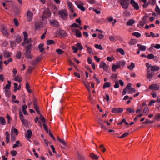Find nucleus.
<instances>
[{"instance_id":"c756f323","label":"nucleus","mask_w":160,"mask_h":160,"mask_svg":"<svg viewBox=\"0 0 160 160\" xmlns=\"http://www.w3.org/2000/svg\"><path fill=\"white\" fill-rule=\"evenodd\" d=\"M14 80L16 81H18L19 82H21L22 81V78L18 76L17 75V76H15L14 77Z\"/></svg>"},{"instance_id":"4d7b16f0","label":"nucleus","mask_w":160,"mask_h":160,"mask_svg":"<svg viewBox=\"0 0 160 160\" xmlns=\"http://www.w3.org/2000/svg\"><path fill=\"white\" fill-rule=\"evenodd\" d=\"M148 2L149 4L153 5L156 3V0H148Z\"/></svg>"},{"instance_id":"58836bf2","label":"nucleus","mask_w":160,"mask_h":160,"mask_svg":"<svg viewBox=\"0 0 160 160\" xmlns=\"http://www.w3.org/2000/svg\"><path fill=\"white\" fill-rule=\"evenodd\" d=\"M16 58L18 59H19L21 57V53L19 51L17 52V54L16 56Z\"/></svg>"},{"instance_id":"5701e85b","label":"nucleus","mask_w":160,"mask_h":160,"mask_svg":"<svg viewBox=\"0 0 160 160\" xmlns=\"http://www.w3.org/2000/svg\"><path fill=\"white\" fill-rule=\"evenodd\" d=\"M4 56L5 58H7L10 56L11 53L9 52L8 51L5 50L3 51Z\"/></svg>"},{"instance_id":"f03ea898","label":"nucleus","mask_w":160,"mask_h":160,"mask_svg":"<svg viewBox=\"0 0 160 160\" xmlns=\"http://www.w3.org/2000/svg\"><path fill=\"white\" fill-rule=\"evenodd\" d=\"M23 35L24 36V42L22 44V46H24L25 44H31V42L32 41V40L31 38L28 39V34L27 32L26 31H24L23 32Z\"/></svg>"},{"instance_id":"37998d69","label":"nucleus","mask_w":160,"mask_h":160,"mask_svg":"<svg viewBox=\"0 0 160 160\" xmlns=\"http://www.w3.org/2000/svg\"><path fill=\"white\" fill-rule=\"evenodd\" d=\"M5 93L6 97H9L11 95V92L10 90L6 89L5 90Z\"/></svg>"},{"instance_id":"cd10ccee","label":"nucleus","mask_w":160,"mask_h":160,"mask_svg":"<svg viewBox=\"0 0 160 160\" xmlns=\"http://www.w3.org/2000/svg\"><path fill=\"white\" fill-rule=\"evenodd\" d=\"M135 21L133 19L129 20L127 22V24L128 26H131L135 23Z\"/></svg>"},{"instance_id":"052dcab7","label":"nucleus","mask_w":160,"mask_h":160,"mask_svg":"<svg viewBox=\"0 0 160 160\" xmlns=\"http://www.w3.org/2000/svg\"><path fill=\"white\" fill-rule=\"evenodd\" d=\"M85 47H86L87 49V51L89 52V53L91 54L92 52V49L91 48L88 47V45H85Z\"/></svg>"},{"instance_id":"a18cd8bd","label":"nucleus","mask_w":160,"mask_h":160,"mask_svg":"<svg viewBox=\"0 0 160 160\" xmlns=\"http://www.w3.org/2000/svg\"><path fill=\"white\" fill-rule=\"evenodd\" d=\"M154 119L155 120H160V114L157 113L155 116Z\"/></svg>"},{"instance_id":"8fccbe9b","label":"nucleus","mask_w":160,"mask_h":160,"mask_svg":"<svg viewBox=\"0 0 160 160\" xmlns=\"http://www.w3.org/2000/svg\"><path fill=\"white\" fill-rule=\"evenodd\" d=\"M19 115L21 121L24 119L21 110L19 111Z\"/></svg>"},{"instance_id":"2f4dec72","label":"nucleus","mask_w":160,"mask_h":160,"mask_svg":"<svg viewBox=\"0 0 160 160\" xmlns=\"http://www.w3.org/2000/svg\"><path fill=\"white\" fill-rule=\"evenodd\" d=\"M120 68V65H116L113 64L112 66V69L114 72L116 71L117 69L119 68Z\"/></svg>"},{"instance_id":"a19ab883","label":"nucleus","mask_w":160,"mask_h":160,"mask_svg":"<svg viewBox=\"0 0 160 160\" xmlns=\"http://www.w3.org/2000/svg\"><path fill=\"white\" fill-rule=\"evenodd\" d=\"M78 158L80 160H84L85 159V158L83 156L81 155L78 152L77 153Z\"/></svg>"},{"instance_id":"6ab92c4d","label":"nucleus","mask_w":160,"mask_h":160,"mask_svg":"<svg viewBox=\"0 0 160 160\" xmlns=\"http://www.w3.org/2000/svg\"><path fill=\"white\" fill-rule=\"evenodd\" d=\"M50 23L51 25L55 27H58L59 25L57 21L54 19L51 21Z\"/></svg>"},{"instance_id":"79ce46f5","label":"nucleus","mask_w":160,"mask_h":160,"mask_svg":"<svg viewBox=\"0 0 160 160\" xmlns=\"http://www.w3.org/2000/svg\"><path fill=\"white\" fill-rule=\"evenodd\" d=\"M59 35L61 36H65L66 34L65 32L63 30H61L59 32Z\"/></svg>"},{"instance_id":"dca6fc26","label":"nucleus","mask_w":160,"mask_h":160,"mask_svg":"<svg viewBox=\"0 0 160 160\" xmlns=\"http://www.w3.org/2000/svg\"><path fill=\"white\" fill-rule=\"evenodd\" d=\"M41 59V58L39 57H38L37 58L32 61L31 62L30 64L32 65L35 66L38 64V62L40 61Z\"/></svg>"},{"instance_id":"9d476101","label":"nucleus","mask_w":160,"mask_h":160,"mask_svg":"<svg viewBox=\"0 0 160 160\" xmlns=\"http://www.w3.org/2000/svg\"><path fill=\"white\" fill-rule=\"evenodd\" d=\"M123 111V109L121 108H113L112 109V113H122Z\"/></svg>"},{"instance_id":"423d86ee","label":"nucleus","mask_w":160,"mask_h":160,"mask_svg":"<svg viewBox=\"0 0 160 160\" xmlns=\"http://www.w3.org/2000/svg\"><path fill=\"white\" fill-rule=\"evenodd\" d=\"M75 3L78 7V8L82 11H84L85 10V8L83 6L84 4L81 2L76 1L75 2Z\"/></svg>"},{"instance_id":"ddd939ff","label":"nucleus","mask_w":160,"mask_h":160,"mask_svg":"<svg viewBox=\"0 0 160 160\" xmlns=\"http://www.w3.org/2000/svg\"><path fill=\"white\" fill-rule=\"evenodd\" d=\"M130 3L134 8L136 10H138L139 9V5L138 3L135 2L134 0H131Z\"/></svg>"},{"instance_id":"0e129e2a","label":"nucleus","mask_w":160,"mask_h":160,"mask_svg":"<svg viewBox=\"0 0 160 160\" xmlns=\"http://www.w3.org/2000/svg\"><path fill=\"white\" fill-rule=\"evenodd\" d=\"M21 121L22 124L25 126H27L28 125V122L27 120L24 119L21 120Z\"/></svg>"},{"instance_id":"20e7f679","label":"nucleus","mask_w":160,"mask_h":160,"mask_svg":"<svg viewBox=\"0 0 160 160\" xmlns=\"http://www.w3.org/2000/svg\"><path fill=\"white\" fill-rule=\"evenodd\" d=\"M119 1L123 8L127 9L128 8L129 0H119Z\"/></svg>"},{"instance_id":"680f3d73","label":"nucleus","mask_w":160,"mask_h":160,"mask_svg":"<svg viewBox=\"0 0 160 160\" xmlns=\"http://www.w3.org/2000/svg\"><path fill=\"white\" fill-rule=\"evenodd\" d=\"M143 113H146L147 114H148L149 112V109L148 108L147 106H146L144 109L143 111Z\"/></svg>"},{"instance_id":"338daca9","label":"nucleus","mask_w":160,"mask_h":160,"mask_svg":"<svg viewBox=\"0 0 160 160\" xmlns=\"http://www.w3.org/2000/svg\"><path fill=\"white\" fill-rule=\"evenodd\" d=\"M10 44H11V47L12 48L15 47L16 45V44L14 41H11L10 42Z\"/></svg>"},{"instance_id":"de8ad7c7","label":"nucleus","mask_w":160,"mask_h":160,"mask_svg":"<svg viewBox=\"0 0 160 160\" xmlns=\"http://www.w3.org/2000/svg\"><path fill=\"white\" fill-rule=\"evenodd\" d=\"M117 51L118 52H119L122 55H124L125 54L124 51L122 48L117 49Z\"/></svg>"},{"instance_id":"c03bdc74","label":"nucleus","mask_w":160,"mask_h":160,"mask_svg":"<svg viewBox=\"0 0 160 160\" xmlns=\"http://www.w3.org/2000/svg\"><path fill=\"white\" fill-rule=\"evenodd\" d=\"M76 46L78 49L80 50H82L83 48V47L81 45V44L79 43H77L76 44Z\"/></svg>"},{"instance_id":"5fc2aeb1","label":"nucleus","mask_w":160,"mask_h":160,"mask_svg":"<svg viewBox=\"0 0 160 160\" xmlns=\"http://www.w3.org/2000/svg\"><path fill=\"white\" fill-rule=\"evenodd\" d=\"M136 43V41L135 39H132L129 42V44L131 45H133L135 44Z\"/></svg>"},{"instance_id":"aec40b11","label":"nucleus","mask_w":160,"mask_h":160,"mask_svg":"<svg viewBox=\"0 0 160 160\" xmlns=\"http://www.w3.org/2000/svg\"><path fill=\"white\" fill-rule=\"evenodd\" d=\"M15 42L18 43H20L22 41V38L19 35H17L14 36Z\"/></svg>"},{"instance_id":"7ed1b4c3","label":"nucleus","mask_w":160,"mask_h":160,"mask_svg":"<svg viewBox=\"0 0 160 160\" xmlns=\"http://www.w3.org/2000/svg\"><path fill=\"white\" fill-rule=\"evenodd\" d=\"M51 16V13L49 8H48L45 9L43 12L41 18L42 20H44L48 17H49Z\"/></svg>"},{"instance_id":"ea45409f","label":"nucleus","mask_w":160,"mask_h":160,"mask_svg":"<svg viewBox=\"0 0 160 160\" xmlns=\"http://www.w3.org/2000/svg\"><path fill=\"white\" fill-rule=\"evenodd\" d=\"M55 43L54 41L52 40H48L47 41V44L48 45L54 44Z\"/></svg>"},{"instance_id":"f704fd0d","label":"nucleus","mask_w":160,"mask_h":160,"mask_svg":"<svg viewBox=\"0 0 160 160\" xmlns=\"http://www.w3.org/2000/svg\"><path fill=\"white\" fill-rule=\"evenodd\" d=\"M8 84H7L6 86L4 87L3 88L4 89H9L10 88L11 84V82L10 81H8Z\"/></svg>"},{"instance_id":"6e6552de","label":"nucleus","mask_w":160,"mask_h":160,"mask_svg":"<svg viewBox=\"0 0 160 160\" xmlns=\"http://www.w3.org/2000/svg\"><path fill=\"white\" fill-rule=\"evenodd\" d=\"M154 72L148 68L147 73L146 75L147 78L148 79H151L154 76Z\"/></svg>"},{"instance_id":"3c124183","label":"nucleus","mask_w":160,"mask_h":160,"mask_svg":"<svg viewBox=\"0 0 160 160\" xmlns=\"http://www.w3.org/2000/svg\"><path fill=\"white\" fill-rule=\"evenodd\" d=\"M1 31L3 34L7 35L8 34L7 30L4 27L2 28V29L1 30Z\"/></svg>"},{"instance_id":"412c9836","label":"nucleus","mask_w":160,"mask_h":160,"mask_svg":"<svg viewBox=\"0 0 160 160\" xmlns=\"http://www.w3.org/2000/svg\"><path fill=\"white\" fill-rule=\"evenodd\" d=\"M147 58L148 59H152L155 58V60L157 61L158 60V58L157 57H155L152 54H149L147 56Z\"/></svg>"},{"instance_id":"09e8293b","label":"nucleus","mask_w":160,"mask_h":160,"mask_svg":"<svg viewBox=\"0 0 160 160\" xmlns=\"http://www.w3.org/2000/svg\"><path fill=\"white\" fill-rule=\"evenodd\" d=\"M155 11L157 14L159 15H160V9L158 6L156 5L155 9Z\"/></svg>"},{"instance_id":"f257e3e1","label":"nucleus","mask_w":160,"mask_h":160,"mask_svg":"<svg viewBox=\"0 0 160 160\" xmlns=\"http://www.w3.org/2000/svg\"><path fill=\"white\" fill-rule=\"evenodd\" d=\"M32 48V44H28L26 48V51L24 54L25 56L28 59H32V55L31 54V50Z\"/></svg>"},{"instance_id":"c85d7f7f","label":"nucleus","mask_w":160,"mask_h":160,"mask_svg":"<svg viewBox=\"0 0 160 160\" xmlns=\"http://www.w3.org/2000/svg\"><path fill=\"white\" fill-rule=\"evenodd\" d=\"M75 35L78 38H80L82 36V34L79 30L78 29L75 30Z\"/></svg>"},{"instance_id":"72a5a7b5","label":"nucleus","mask_w":160,"mask_h":160,"mask_svg":"<svg viewBox=\"0 0 160 160\" xmlns=\"http://www.w3.org/2000/svg\"><path fill=\"white\" fill-rule=\"evenodd\" d=\"M0 123L2 125H4L6 123L5 118L2 117H0Z\"/></svg>"},{"instance_id":"49530a36","label":"nucleus","mask_w":160,"mask_h":160,"mask_svg":"<svg viewBox=\"0 0 160 160\" xmlns=\"http://www.w3.org/2000/svg\"><path fill=\"white\" fill-rule=\"evenodd\" d=\"M56 52H57L58 54V55H61L63 53H64V51H62L60 49H57L56 50Z\"/></svg>"},{"instance_id":"b1692460","label":"nucleus","mask_w":160,"mask_h":160,"mask_svg":"<svg viewBox=\"0 0 160 160\" xmlns=\"http://www.w3.org/2000/svg\"><path fill=\"white\" fill-rule=\"evenodd\" d=\"M57 139L64 146L66 147L67 143L64 140L59 138V137H57Z\"/></svg>"},{"instance_id":"603ef678","label":"nucleus","mask_w":160,"mask_h":160,"mask_svg":"<svg viewBox=\"0 0 160 160\" xmlns=\"http://www.w3.org/2000/svg\"><path fill=\"white\" fill-rule=\"evenodd\" d=\"M11 132L13 133L14 132L16 134V135H17L18 134V130L16 128H14L12 127L11 129Z\"/></svg>"},{"instance_id":"774afa93","label":"nucleus","mask_w":160,"mask_h":160,"mask_svg":"<svg viewBox=\"0 0 160 160\" xmlns=\"http://www.w3.org/2000/svg\"><path fill=\"white\" fill-rule=\"evenodd\" d=\"M128 134L129 133L127 132L123 134L121 137H118V138H123L127 136Z\"/></svg>"},{"instance_id":"a211bd4d","label":"nucleus","mask_w":160,"mask_h":160,"mask_svg":"<svg viewBox=\"0 0 160 160\" xmlns=\"http://www.w3.org/2000/svg\"><path fill=\"white\" fill-rule=\"evenodd\" d=\"M27 133L25 134L26 138L28 139H30L31 137L32 132L30 129H28L27 130Z\"/></svg>"},{"instance_id":"f8f14e48","label":"nucleus","mask_w":160,"mask_h":160,"mask_svg":"<svg viewBox=\"0 0 160 160\" xmlns=\"http://www.w3.org/2000/svg\"><path fill=\"white\" fill-rule=\"evenodd\" d=\"M131 84L130 83H128L127 86L124 88L122 91V95H124L126 94L127 90H128L131 88Z\"/></svg>"},{"instance_id":"bb28decb","label":"nucleus","mask_w":160,"mask_h":160,"mask_svg":"<svg viewBox=\"0 0 160 160\" xmlns=\"http://www.w3.org/2000/svg\"><path fill=\"white\" fill-rule=\"evenodd\" d=\"M5 135L6 136V142L7 143H8L9 142L10 135L8 132L7 131L5 132Z\"/></svg>"},{"instance_id":"4468645a","label":"nucleus","mask_w":160,"mask_h":160,"mask_svg":"<svg viewBox=\"0 0 160 160\" xmlns=\"http://www.w3.org/2000/svg\"><path fill=\"white\" fill-rule=\"evenodd\" d=\"M149 89L153 90H157L159 89V87L156 84H153L149 86Z\"/></svg>"},{"instance_id":"c9c22d12","label":"nucleus","mask_w":160,"mask_h":160,"mask_svg":"<svg viewBox=\"0 0 160 160\" xmlns=\"http://www.w3.org/2000/svg\"><path fill=\"white\" fill-rule=\"evenodd\" d=\"M134 67L135 64L133 62H132L130 65L127 67V68L131 70H132Z\"/></svg>"},{"instance_id":"1a4fd4ad","label":"nucleus","mask_w":160,"mask_h":160,"mask_svg":"<svg viewBox=\"0 0 160 160\" xmlns=\"http://www.w3.org/2000/svg\"><path fill=\"white\" fill-rule=\"evenodd\" d=\"M33 15V13L30 10H28V11L27 18L28 21L29 22H31L32 20V19Z\"/></svg>"},{"instance_id":"a878e982","label":"nucleus","mask_w":160,"mask_h":160,"mask_svg":"<svg viewBox=\"0 0 160 160\" xmlns=\"http://www.w3.org/2000/svg\"><path fill=\"white\" fill-rule=\"evenodd\" d=\"M22 110L24 114L25 115H26L27 114H28V113L26 109L27 108V107L26 105H22Z\"/></svg>"},{"instance_id":"4be33fe9","label":"nucleus","mask_w":160,"mask_h":160,"mask_svg":"<svg viewBox=\"0 0 160 160\" xmlns=\"http://www.w3.org/2000/svg\"><path fill=\"white\" fill-rule=\"evenodd\" d=\"M126 110L128 112H126L125 113L127 114H129L130 113H132L135 112V110L133 108H128L126 109Z\"/></svg>"},{"instance_id":"393cba45","label":"nucleus","mask_w":160,"mask_h":160,"mask_svg":"<svg viewBox=\"0 0 160 160\" xmlns=\"http://www.w3.org/2000/svg\"><path fill=\"white\" fill-rule=\"evenodd\" d=\"M137 46L138 47V49L140 50L145 51L146 49V47L145 46L138 44Z\"/></svg>"},{"instance_id":"7c9ffc66","label":"nucleus","mask_w":160,"mask_h":160,"mask_svg":"<svg viewBox=\"0 0 160 160\" xmlns=\"http://www.w3.org/2000/svg\"><path fill=\"white\" fill-rule=\"evenodd\" d=\"M43 44L41 43L38 46V48L40 52H42L44 50L43 48Z\"/></svg>"},{"instance_id":"13d9d810","label":"nucleus","mask_w":160,"mask_h":160,"mask_svg":"<svg viewBox=\"0 0 160 160\" xmlns=\"http://www.w3.org/2000/svg\"><path fill=\"white\" fill-rule=\"evenodd\" d=\"M133 36H135L137 38H139L141 36V34L139 32H135L132 33Z\"/></svg>"},{"instance_id":"0eeeda50","label":"nucleus","mask_w":160,"mask_h":160,"mask_svg":"<svg viewBox=\"0 0 160 160\" xmlns=\"http://www.w3.org/2000/svg\"><path fill=\"white\" fill-rule=\"evenodd\" d=\"M34 26L36 30H38L43 27V22L39 21H36L34 22Z\"/></svg>"},{"instance_id":"4c0bfd02","label":"nucleus","mask_w":160,"mask_h":160,"mask_svg":"<svg viewBox=\"0 0 160 160\" xmlns=\"http://www.w3.org/2000/svg\"><path fill=\"white\" fill-rule=\"evenodd\" d=\"M83 82L88 90L89 91L90 86L88 82H85L84 81H83Z\"/></svg>"},{"instance_id":"69168bd1","label":"nucleus","mask_w":160,"mask_h":160,"mask_svg":"<svg viewBox=\"0 0 160 160\" xmlns=\"http://www.w3.org/2000/svg\"><path fill=\"white\" fill-rule=\"evenodd\" d=\"M136 91V90L133 88H131L128 91V93L130 94H132L135 92Z\"/></svg>"},{"instance_id":"39448f33","label":"nucleus","mask_w":160,"mask_h":160,"mask_svg":"<svg viewBox=\"0 0 160 160\" xmlns=\"http://www.w3.org/2000/svg\"><path fill=\"white\" fill-rule=\"evenodd\" d=\"M58 13L61 18L64 20L66 19V17L68 16V13L66 10H61L59 11Z\"/></svg>"},{"instance_id":"e433bc0d","label":"nucleus","mask_w":160,"mask_h":160,"mask_svg":"<svg viewBox=\"0 0 160 160\" xmlns=\"http://www.w3.org/2000/svg\"><path fill=\"white\" fill-rule=\"evenodd\" d=\"M110 83L108 82H105L103 84V89L106 88H109L110 87Z\"/></svg>"},{"instance_id":"e2e57ef3","label":"nucleus","mask_w":160,"mask_h":160,"mask_svg":"<svg viewBox=\"0 0 160 160\" xmlns=\"http://www.w3.org/2000/svg\"><path fill=\"white\" fill-rule=\"evenodd\" d=\"M13 22L15 26L17 27L18 26V22L17 19L15 18L13 19Z\"/></svg>"},{"instance_id":"473e14b6","label":"nucleus","mask_w":160,"mask_h":160,"mask_svg":"<svg viewBox=\"0 0 160 160\" xmlns=\"http://www.w3.org/2000/svg\"><path fill=\"white\" fill-rule=\"evenodd\" d=\"M90 155L92 159L97 160L98 158V157L93 153H91Z\"/></svg>"},{"instance_id":"2eb2a0df","label":"nucleus","mask_w":160,"mask_h":160,"mask_svg":"<svg viewBox=\"0 0 160 160\" xmlns=\"http://www.w3.org/2000/svg\"><path fill=\"white\" fill-rule=\"evenodd\" d=\"M150 68V70L154 72L155 71H157L159 69V67L156 65L151 66L149 65L148 67V69H149V68Z\"/></svg>"},{"instance_id":"6e6d98bb","label":"nucleus","mask_w":160,"mask_h":160,"mask_svg":"<svg viewBox=\"0 0 160 160\" xmlns=\"http://www.w3.org/2000/svg\"><path fill=\"white\" fill-rule=\"evenodd\" d=\"M95 47L96 48L98 49L101 50H102L103 49V48L102 47L101 45H98V44H96L94 45Z\"/></svg>"},{"instance_id":"f3484780","label":"nucleus","mask_w":160,"mask_h":160,"mask_svg":"<svg viewBox=\"0 0 160 160\" xmlns=\"http://www.w3.org/2000/svg\"><path fill=\"white\" fill-rule=\"evenodd\" d=\"M13 12L15 13V15H17L19 14L20 13V8L17 6H14L13 7Z\"/></svg>"},{"instance_id":"864d4df0","label":"nucleus","mask_w":160,"mask_h":160,"mask_svg":"<svg viewBox=\"0 0 160 160\" xmlns=\"http://www.w3.org/2000/svg\"><path fill=\"white\" fill-rule=\"evenodd\" d=\"M39 118L41 120V121L44 123L46 122L45 119L42 115L41 114L40 115Z\"/></svg>"},{"instance_id":"9b49d317","label":"nucleus","mask_w":160,"mask_h":160,"mask_svg":"<svg viewBox=\"0 0 160 160\" xmlns=\"http://www.w3.org/2000/svg\"><path fill=\"white\" fill-rule=\"evenodd\" d=\"M99 67L100 68H102L103 69L106 71H108V67L107 65L106 64L105 62L103 61L101 62Z\"/></svg>"},{"instance_id":"bf43d9fd","label":"nucleus","mask_w":160,"mask_h":160,"mask_svg":"<svg viewBox=\"0 0 160 160\" xmlns=\"http://www.w3.org/2000/svg\"><path fill=\"white\" fill-rule=\"evenodd\" d=\"M34 68V67H32L31 66H29L28 67L27 72L30 73L32 72V70Z\"/></svg>"}]
</instances>
